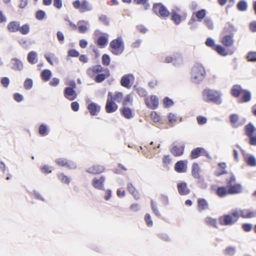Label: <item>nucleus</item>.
<instances>
[{
	"mask_svg": "<svg viewBox=\"0 0 256 256\" xmlns=\"http://www.w3.org/2000/svg\"><path fill=\"white\" fill-rule=\"evenodd\" d=\"M205 222L208 225L212 226L215 228H218L217 225V220L210 216H207L205 218Z\"/></svg>",
	"mask_w": 256,
	"mask_h": 256,
	"instance_id": "obj_46",
	"label": "nucleus"
},
{
	"mask_svg": "<svg viewBox=\"0 0 256 256\" xmlns=\"http://www.w3.org/2000/svg\"><path fill=\"white\" fill-rule=\"evenodd\" d=\"M124 42L121 36L112 40L110 43L109 50L115 56L121 55L124 50Z\"/></svg>",
	"mask_w": 256,
	"mask_h": 256,
	"instance_id": "obj_4",
	"label": "nucleus"
},
{
	"mask_svg": "<svg viewBox=\"0 0 256 256\" xmlns=\"http://www.w3.org/2000/svg\"><path fill=\"white\" fill-rule=\"evenodd\" d=\"M133 88L140 97H144L148 94L145 89L140 87H138L136 85H134Z\"/></svg>",
	"mask_w": 256,
	"mask_h": 256,
	"instance_id": "obj_49",
	"label": "nucleus"
},
{
	"mask_svg": "<svg viewBox=\"0 0 256 256\" xmlns=\"http://www.w3.org/2000/svg\"><path fill=\"white\" fill-rule=\"evenodd\" d=\"M50 132L49 126L44 123L40 124L38 128V133L41 136H46Z\"/></svg>",
	"mask_w": 256,
	"mask_h": 256,
	"instance_id": "obj_27",
	"label": "nucleus"
},
{
	"mask_svg": "<svg viewBox=\"0 0 256 256\" xmlns=\"http://www.w3.org/2000/svg\"><path fill=\"white\" fill-rule=\"evenodd\" d=\"M30 30V25L28 24H25L22 26H20L18 32L22 34L26 35L29 33Z\"/></svg>",
	"mask_w": 256,
	"mask_h": 256,
	"instance_id": "obj_53",
	"label": "nucleus"
},
{
	"mask_svg": "<svg viewBox=\"0 0 256 256\" xmlns=\"http://www.w3.org/2000/svg\"><path fill=\"white\" fill-rule=\"evenodd\" d=\"M218 220L222 226H232L236 222V220L233 217L231 212L230 214H224L220 216Z\"/></svg>",
	"mask_w": 256,
	"mask_h": 256,
	"instance_id": "obj_11",
	"label": "nucleus"
},
{
	"mask_svg": "<svg viewBox=\"0 0 256 256\" xmlns=\"http://www.w3.org/2000/svg\"><path fill=\"white\" fill-rule=\"evenodd\" d=\"M230 212L233 216V217L236 220V222L238 221L240 217H242L244 218H246V214H244V210L241 209L238 210L237 208H235L232 210Z\"/></svg>",
	"mask_w": 256,
	"mask_h": 256,
	"instance_id": "obj_33",
	"label": "nucleus"
},
{
	"mask_svg": "<svg viewBox=\"0 0 256 256\" xmlns=\"http://www.w3.org/2000/svg\"><path fill=\"white\" fill-rule=\"evenodd\" d=\"M236 8L240 12H245L248 8V4L246 0H240L236 4Z\"/></svg>",
	"mask_w": 256,
	"mask_h": 256,
	"instance_id": "obj_38",
	"label": "nucleus"
},
{
	"mask_svg": "<svg viewBox=\"0 0 256 256\" xmlns=\"http://www.w3.org/2000/svg\"><path fill=\"white\" fill-rule=\"evenodd\" d=\"M8 66L12 70L15 71H21L24 68L22 62L21 60L16 58H11Z\"/></svg>",
	"mask_w": 256,
	"mask_h": 256,
	"instance_id": "obj_16",
	"label": "nucleus"
},
{
	"mask_svg": "<svg viewBox=\"0 0 256 256\" xmlns=\"http://www.w3.org/2000/svg\"><path fill=\"white\" fill-rule=\"evenodd\" d=\"M227 26H226L224 29V31L225 32H226V30H230L231 32H232L233 35L234 34V33L237 32L238 29L236 28L234 24L230 22H226Z\"/></svg>",
	"mask_w": 256,
	"mask_h": 256,
	"instance_id": "obj_55",
	"label": "nucleus"
},
{
	"mask_svg": "<svg viewBox=\"0 0 256 256\" xmlns=\"http://www.w3.org/2000/svg\"><path fill=\"white\" fill-rule=\"evenodd\" d=\"M247 60L250 62H256V52L250 51L246 55Z\"/></svg>",
	"mask_w": 256,
	"mask_h": 256,
	"instance_id": "obj_57",
	"label": "nucleus"
},
{
	"mask_svg": "<svg viewBox=\"0 0 256 256\" xmlns=\"http://www.w3.org/2000/svg\"><path fill=\"white\" fill-rule=\"evenodd\" d=\"M57 176L58 179L62 182L66 184L70 183V179L63 172L58 174Z\"/></svg>",
	"mask_w": 256,
	"mask_h": 256,
	"instance_id": "obj_43",
	"label": "nucleus"
},
{
	"mask_svg": "<svg viewBox=\"0 0 256 256\" xmlns=\"http://www.w3.org/2000/svg\"><path fill=\"white\" fill-rule=\"evenodd\" d=\"M86 108L92 116H97L101 110L100 106L92 101L88 103Z\"/></svg>",
	"mask_w": 256,
	"mask_h": 256,
	"instance_id": "obj_14",
	"label": "nucleus"
},
{
	"mask_svg": "<svg viewBox=\"0 0 256 256\" xmlns=\"http://www.w3.org/2000/svg\"><path fill=\"white\" fill-rule=\"evenodd\" d=\"M68 160L66 158H60L55 160V162L58 166L62 167H66Z\"/></svg>",
	"mask_w": 256,
	"mask_h": 256,
	"instance_id": "obj_63",
	"label": "nucleus"
},
{
	"mask_svg": "<svg viewBox=\"0 0 256 256\" xmlns=\"http://www.w3.org/2000/svg\"><path fill=\"white\" fill-rule=\"evenodd\" d=\"M118 109V105L114 102V100H111L108 97L105 106L106 112L108 114L113 113L116 112Z\"/></svg>",
	"mask_w": 256,
	"mask_h": 256,
	"instance_id": "obj_18",
	"label": "nucleus"
},
{
	"mask_svg": "<svg viewBox=\"0 0 256 256\" xmlns=\"http://www.w3.org/2000/svg\"><path fill=\"white\" fill-rule=\"evenodd\" d=\"M226 32L228 34L223 36L222 39V42L225 46L230 47L232 46L234 43V35H233L232 32L230 30H227Z\"/></svg>",
	"mask_w": 256,
	"mask_h": 256,
	"instance_id": "obj_21",
	"label": "nucleus"
},
{
	"mask_svg": "<svg viewBox=\"0 0 256 256\" xmlns=\"http://www.w3.org/2000/svg\"><path fill=\"white\" fill-rule=\"evenodd\" d=\"M93 169L94 170V174H98L103 172L105 170V168L101 165H94Z\"/></svg>",
	"mask_w": 256,
	"mask_h": 256,
	"instance_id": "obj_64",
	"label": "nucleus"
},
{
	"mask_svg": "<svg viewBox=\"0 0 256 256\" xmlns=\"http://www.w3.org/2000/svg\"><path fill=\"white\" fill-rule=\"evenodd\" d=\"M121 115L125 118L130 120L134 116V114L132 108L127 106H122L120 109Z\"/></svg>",
	"mask_w": 256,
	"mask_h": 256,
	"instance_id": "obj_22",
	"label": "nucleus"
},
{
	"mask_svg": "<svg viewBox=\"0 0 256 256\" xmlns=\"http://www.w3.org/2000/svg\"><path fill=\"white\" fill-rule=\"evenodd\" d=\"M243 90L244 89L242 88L241 86L238 84H235L231 88V94L234 98H239Z\"/></svg>",
	"mask_w": 256,
	"mask_h": 256,
	"instance_id": "obj_30",
	"label": "nucleus"
},
{
	"mask_svg": "<svg viewBox=\"0 0 256 256\" xmlns=\"http://www.w3.org/2000/svg\"><path fill=\"white\" fill-rule=\"evenodd\" d=\"M96 37L94 43L100 48H105L108 43V34L106 32H102L100 30H96L94 32Z\"/></svg>",
	"mask_w": 256,
	"mask_h": 256,
	"instance_id": "obj_8",
	"label": "nucleus"
},
{
	"mask_svg": "<svg viewBox=\"0 0 256 256\" xmlns=\"http://www.w3.org/2000/svg\"><path fill=\"white\" fill-rule=\"evenodd\" d=\"M80 56V52L74 48L69 49L68 51L66 60H68V57L77 58Z\"/></svg>",
	"mask_w": 256,
	"mask_h": 256,
	"instance_id": "obj_51",
	"label": "nucleus"
},
{
	"mask_svg": "<svg viewBox=\"0 0 256 256\" xmlns=\"http://www.w3.org/2000/svg\"><path fill=\"white\" fill-rule=\"evenodd\" d=\"M163 106L164 108H169L174 104V102L172 99L168 96H165L162 100Z\"/></svg>",
	"mask_w": 256,
	"mask_h": 256,
	"instance_id": "obj_44",
	"label": "nucleus"
},
{
	"mask_svg": "<svg viewBox=\"0 0 256 256\" xmlns=\"http://www.w3.org/2000/svg\"><path fill=\"white\" fill-rule=\"evenodd\" d=\"M27 60L29 63L34 64L38 61V54L35 51L30 52L27 56Z\"/></svg>",
	"mask_w": 256,
	"mask_h": 256,
	"instance_id": "obj_36",
	"label": "nucleus"
},
{
	"mask_svg": "<svg viewBox=\"0 0 256 256\" xmlns=\"http://www.w3.org/2000/svg\"><path fill=\"white\" fill-rule=\"evenodd\" d=\"M198 208L200 210L208 209V203L204 198L198 199Z\"/></svg>",
	"mask_w": 256,
	"mask_h": 256,
	"instance_id": "obj_37",
	"label": "nucleus"
},
{
	"mask_svg": "<svg viewBox=\"0 0 256 256\" xmlns=\"http://www.w3.org/2000/svg\"><path fill=\"white\" fill-rule=\"evenodd\" d=\"M243 93L239 97L238 101L240 103H245L250 102L252 99L251 92L246 89H244Z\"/></svg>",
	"mask_w": 256,
	"mask_h": 256,
	"instance_id": "obj_25",
	"label": "nucleus"
},
{
	"mask_svg": "<svg viewBox=\"0 0 256 256\" xmlns=\"http://www.w3.org/2000/svg\"><path fill=\"white\" fill-rule=\"evenodd\" d=\"M230 178H227L226 180V186L227 188H228L230 186H232L234 182L236 180V176L232 172H230Z\"/></svg>",
	"mask_w": 256,
	"mask_h": 256,
	"instance_id": "obj_60",
	"label": "nucleus"
},
{
	"mask_svg": "<svg viewBox=\"0 0 256 256\" xmlns=\"http://www.w3.org/2000/svg\"><path fill=\"white\" fill-rule=\"evenodd\" d=\"M206 74L204 66L200 63L194 64L192 68L191 78L193 83L199 84L204 78Z\"/></svg>",
	"mask_w": 256,
	"mask_h": 256,
	"instance_id": "obj_3",
	"label": "nucleus"
},
{
	"mask_svg": "<svg viewBox=\"0 0 256 256\" xmlns=\"http://www.w3.org/2000/svg\"><path fill=\"white\" fill-rule=\"evenodd\" d=\"M218 166L221 168L220 170H216L214 174L216 176H220L223 174H227L228 172L226 170V164L225 162H220L218 164Z\"/></svg>",
	"mask_w": 256,
	"mask_h": 256,
	"instance_id": "obj_34",
	"label": "nucleus"
},
{
	"mask_svg": "<svg viewBox=\"0 0 256 256\" xmlns=\"http://www.w3.org/2000/svg\"><path fill=\"white\" fill-rule=\"evenodd\" d=\"M20 28V23L18 21H12L7 26V29L10 32H18Z\"/></svg>",
	"mask_w": 256,
	"mask_h": 256,
	"instance_id": "obj_29",
	"label": "nucleus"
},
{
	"mask_svg": "<svg viewBox=\"0 0 256 256\" xmlns=\"http://www.w3.org/2000/svg\"><path fill=\"white\" fill-rule=\"evenodd\" d=\"M73 6L76 10H78L81 13L90 11L92 10V6L89 4L87 0H82L80 2V0H75L72 2Z\"/></svg>",
	"mask_w": 256,
	"mask_h": 256,
	"instance_id": "obj_9",
	"label": "nucleus"
},
{
	"mask_svg": "<svg viewBox=\"0 0 256 256\" xmlns=\"http://www.w3.org/2000/svg\"><path fill=\"white\" fill-rule=\"evenodd\" d=\"M236 253V248L234 246H229L226 248L224 250L225 255L232 256Z\"/></svg>",
	"mask_w": 256,
	"mask_h": 256,
	"instance_id": "obj_62",
	"label": "nucleus"
},
{
	"mask_svg": "<svg viewBox=\"0 0 256 256\" xmlns=\"http://www.w3.org/2000/svg\"><path fill=\"white\" fill-rule=\"evenodd\" d=\"M230 194H240L242 191V186L240 184L236 183L228 188Z\"/></svg>",
	"mask_w": 256,
	"mask_h": 256,
	"instance_id": "obj_28",
	"label": "nucleus"
},
{
	"mask_svg": "<svg viewBox=\"0 0 256 256\" xmlns=\"http://www.w3.org/2000/svg\"><path fill=\"white\" fill-rule=\"evenodd\" d=\"M206 10L205 9L202 8L198 10L196 15L197 18V20L198 22H202L203 20L206 18Z\"/></svg>",
	"mask_w": 256,
	"mask_h": 256,
	"instance_id": "obj_42",
	"label": "nucleus"
},
{
	"mask_svg": "<svg viewBox=\"0 0 256 256\" xmlns=\"http://www.w3.org/2000/svg\"><path fill=\"white\" fill-rule=\"evenodd\" d=\"M152 10L154 14L162 19H166L170 15V11L162 2L154 3Z\"/></svg>",
	"mask_w": 256,
	"mask_h": 256,
	"instance_id": "obj_7",
	"label": "nucleus"
},
{
	"mask_svg": "<svg viewBox=\"0 0 256 256\" xmlns=\"http://www.w3.org/2000/svg\"><path fill=\"white\" fill-rule=\"evenodd\" d=\"M52 71L49 69L43 70L40 74L41 79L45 82H48L52 77Z\"/></svg>",
	"mask_w": 256,
	"mask_h": 256,
	"instance_id": "obj_32",
	"label": "nucleus"
},
{
	"mask_svg": "<svg viewBox=\"0 0 256 256\" xmlns=\"http://www.w3.org/2000/svg\"><path fill=\"white\" fill-rule=\"evenodd\" d=\"M200 169L197 162H194L192 167V175L194 178H199L200 176Z\"/></svg>",
	"mask_w": 256,
	"mask_h": 256,
	"instance_id": "obj_35",
	"label": "nucleus"
},
{
	"mask_svg": "<svg viewBox=\"0 0 256 256\" xmlns=\"http://www.w3.org/2000/svg\"><path fill=\"white\" fill-rule=\"evenodd\" d=\"M196 179L198 180L197 184L199 188L202 190H205L208 188V184L205 182L204 178L200 176L199 178Z\"/></svg>",
	"mask_w": 256,
	"mask_h": 256,
	"instance_id": "obj_52",
	"label": "nucleus"
},
{
	"mask_svg": "<svg viewBox=\"0 0 256 256\" xmlns=\"http://www.w3.org/2000/svg\"><path fill=\"white\" fill-rule=\"evenodd\" d=\"M244 134L248 138V143L256 146V128L252 122H249L244 127Z\"/></svg>",
	"mask_w": 256,
	"mask_h": 256,
	"instance_id": "obj_6",
	"label": "nucleus"
},
{
	"mask_svg": "<svg viewBox=\"0 0 256 256\" xmlns=\"http://www.w3.org/2000/svg\"><path fill=\"white\" fill-rule=\"evenodd\" d=\"M110 58L107 54H103L102 56V62L103 66H108L110 64Z\"/></svg>",
	"mask_w": 256,
	"mask_h": 256,
	"instance_id": "obj_54",
	"label": "nucleus"
},
{
	"mask_svg": "<svg viewBox=\"0 0 256 256\" xmlns=\"http://www.w3.org/2000/svg\"><path fill=\"white\" fill-rule=\"evenodd\" d=\"M150 207L152 208V210L153 213L157 216L160 217L161 216V214L160 212L157 203L154 201L153 200H150Z\"/></svg>",
	"mask_w": 256,
	"mask_h": 256,
	"instance_id": "obj_47",
	"label": "nucleus"
},
{
	"mask_svg": "<svg viewBox=\"0 0 256 256\" xmlns=\"http://www.w3.org/2000/svg\"><path fill=\"white\" fill-rule=\"evenodd\" d=\"M244 160L250 166H256V158L252 154H247L244 158Z\"/></svg>",
	"mask_w": 256,
	"mask_h": 256,
	"instance_id": "obj_31",
	"label": "nucleus"
},
{
	"mask_svg": "<svg viewBox=\"0 0 256 256\" xmlns=\"http://www.w3.org/2000/svg\"><path fill=\"white\" fill-rule=\"evenodd\" d=\"M111 96L110 98L111 100H114V102L116 101L118 102H120L123 98V94L120 92H116L114 95H112V93L111 92H108V97Z\"/></svg>",
	"mask_w": 256,
	"mask_h": 256,
	"instance_id": "obj_40",
	"label": "nucleus"
},
{
	"mask_svg": "<svg viewBox=\"0 0 256 256\" xmlns=\"http://www.w3.org/2000/svg\"><path fill=\"white\" fill-rule=\"evenodd\" d=\"M204 22L209 30H214V22L210 18L206 17L204 20Z\"/></svg>",
	"mask_w": 256,
	"mask_h": 256,
	"instance_id": "obj_59",
	"label": "nucleus"
},
{
	"mask_svg": "<svg viewBox=\"0 0 256 256\" xmlns=\"http://www.w3.org/2000/svg\"><path fill=\"white\" fill-rule=\"evenodd\" d=\"M86 74L96 83L102 82L110 75V70L107 68H103L100 64H96L88 68Z\"/></svg>",
	"mask_w": 256,
	"mask_h": 256,
	"instance_id": "obj_1",
	"label": "nucleus"
},
{
	"mask_svg": "<svg viewBox=\"0 0 256 256\" xmlns=\"http://www.w3.org/2000/svg\"><path fill=\"white\" fill-rule=\"evenodd\" d=\"M226 188V186H211V189L212 190H214L216 194L220 198H224L230 194L228 188L227 189Z\"/></svg>",
	"mask_w": 256,
	"mask_h": 256,
	"instance_id": "obj_12",
	"label": "nucleus"
},
{
	"mask_svg": "<svg viewBox=\"0 0 256 256\" xmlns=\"http://www.w3.org/2000/svg\"><path fill=\"white\" fill-rule=\"evenodd\" d=\"M89 24L88 21L85 20H80L77 23V29L80 34H85L88 31V25Z\"/></svg>",
	"mask_w": 256,
	"mask_h": 256,
	"instance_id": "obj_24",
	"label": "nucleus"
},
{
	"mask_svg": "<svg viewBox=\"0 0 256 256\" xmlns=\"http://www.w3.org/2000/svg\"><path fill=\"white\" fill-rule=\"evenodd\" d=\"M133 2L137 5L142 6L145 10H148L150 8L148 0H133Z\"/></svg>",
	"mask_w": 256,
	"mask_h": 256,
	"instance_id": "obj_41",
	"label": "nucleus"
},
{
	"mask_svg": "<svg viewBox=\"0 0 256 256\" xmlns=\"http://www.w3.org/2000/svg\"><path fill=\"white\" fill-rule=\"evenodd\" d=\"M46 17L45 11L42 10H38L35 13V18L38 20H42Z\"/></svg>",
	"mask_w": 256,
	"mask_h": 256,
	"instance_id": "obj_50",
	"label": "nucleus"
},
{
	"mask_svg": "<svg viewBox=\"0 0 256 256\" xmlns=\"http://www.w3.org/2000/svg\"><path fill=\"white\" fill-rule=\"evenodd\" d=\"M200 156H204L208 159H212L209 152L202 147H197L194 148L190 152V157L191 159H196Z\"/></svg>",
	"mask_w": 256,
	"mask_h": 256,
	"instance_id": "obj_10",
	"label": "nucleus"
},
{
	"mask_svg": "<svg viewBox=\"0 0 256 256\" xmlns=\"http://www.w3.org/2000/svg\"><path fill=\"white\" fill-rule=\"evenodd\" d=\"M182 56L181 54H178L174 56L172 64L175 66H179L182 63Z\"/></svg>",
	"mask_w": 256,
	"mask_h": 256,
	"instance_id": "obj_45",
	"label": "nucleus"
},
{
	"mask_svg": "<svg viewBox=\"0 0 256 256\" xmlns=\"http://www.w3.org/2000/svg\"><path fill=\"white\" fill-rule=\"evenodd\" d=\"M67 86L64 90V96L66 98L70 101H73L78 96L76 90V84L74 80H70L66 82Z\"/></svg>",
	"mask_w": 256,
	"mask_h": 256,
	"instance_id": "obj_5",
	"label": "nucleus"
},
{
	"mask_svg": "<svg viewBox=\"0 0 256 256\" xmlns=\"http://www.w3.org/2000/svg\"><path fill=\"white\" fill-rule=\"evenodd\" d=\"M33 86V80L31 78H26L24 82V87L26 90H30Z\"/></svg>",
	"mask_w": 256,
	"mask_h": 256,
	"instance_id": "obj_56",
	"label": "nucleus"
},
{
	"mask_svg": "<svg viewBox=\"0 0 256 256\" xmlns=\"http://www.w3.org/2000/svg\"><path fill=\"white\" fill-rule=\"evenodd\" d=\"M188 160H180L174 164V169L175 171L178 173H184L187 171Z\"/></svg>",
	"mask_w": 256,
	"mask_h": 256,
	"instance_id": "obj_19",
	"label": "nucleus"
},
{
	"mask_svg": "<svg viewBox=\"0 0 256 256\" xmlns=\"http://www.w3.org/2000/svg\"><path fill=\"white\" fill-rule=\"evenodd\" d=\"M177 189L180 196H186L190 192L187 183L184 181H181L177 184Z\"/></svg>",
	"mask_w": 256,
	"mask_h": 256,
	"instance_id": "obj_20",
	"label": "nucleus"
},
{
	"mask_svg": "<svg viewBox=\"0 0 256 256\" xmlns=\"http://www.w3.org/2000/svg\"><path fill=\"white\" fill-rule=\"evenodd\" d=\"M213 50L216 52L218 54L223 56H226L228 54L226 48L220 44H217L215 48H213Z\"/></svg>",
	"mask_w": 256,
	"mask_h": 256,
	"instance_id": "obj_39",
	"label": "nucleus"
},
{
	"mask_svg": "<svg viewBox=\"0 0 256 256\" xmlns=\"http://www.w3.org/2000/svg\"><path fill=\"white\" fill-rule=\"evenodd\" d=\"M134 80V75L132 74H124L121 78L120 83L122 86L127 88H130L132 87V84H131V79Z\"/></svg>",
	"mask_w": 256,
	"mask_h": 256,
	"instance_id": "obj_17",
	"label": "nucleus"
},
{
	"mask_svg": "<svg viewBox=\"0 0 256 256\" xmlns=\"http://www.w3.org/2000/svg\"><path fill=\"white\" fill-rule=\"evenodd\" d=\"M150 100L152 104H150L148 100L145 101L146 106L152 110L157 108L159 104L158 97L156 96L152 95L150 96Z\"/></svg>",
	"mask_w": 256,
	"mask_h": 256,
	"instance_id": "obj_23",
	"label": "nucleus"
},
{
	"mask_svg": "<svg viewBox=\"0 0 256 256\" xmlns=\"http://www.w3.org/2000/svg\"><path fill=\"white\" fill-rule=\"evenodd\" d=\"M185 146L184 145H182L180 147L176 145L172 146L170 149L171 153L174 156H182L184 153Z\"/></svg>",
	"mask_w": 256,
	"mask_h": 256,
	"instance_id": "obj_26",
	"label": "nucleus"
},
{
	"mask_svg": "<svg viewBox=\"0 0 256 256\" xmlns=\"http://www.w3.org/2000/svg\"><path fill=\"white\" fill-rule=\"evenodd\" d=\"M150 116L154 122L163 124L162 118L156 112L152 111L150 113Z\"/></svg>",
	"mask_w": 256,
	"mask_h": 256,
	"instance_id": "obj_48",
	"label": "nucleus"
},
{
	"mask_svg": "<svg viewBox=\"0 0 256 256\" xmlns=\"http://www.w3.org/2000/svg\"><path fill=\"white\" fill-rule=\"evenodd\" d=\"M204 44L207 46L212 48V50L217 44H216L214 40L210 37H208L206 39Z\"/></svg>",
	"mask_w": 256,
	"mask_h": 256,
	"instance_id": "obj_61",
	"label": "nucleus"
},
{
	"mask_svg": "<svg viewBox=\"0 0 256 256\" xmlns=\"http://www.w3.org/2000/svg\"><path fill=\"white\" fill-rule=\"evenodd\" d=\"M106 180V178L104 176H102L99 178L94 177L92 180V184L94 188L101 190H105L104 184Z\"/></svg>",
	"mask_w": 256,
	"mask_h": 256,
	"instance_id": "obj_15",
	"label": "nucleus"
},
{
	"mask_svg": "<svg viewBox=\"0 0 256 256\" xmlns=\"http://www.w3.org/2000/svg\"><path fill=\"white\" fill-rule=\"evenodd\" d=\"M180 11V8L176 6L170 12V19L176 25L180 24L182 21V16L178 14Z\"/></svg>",
	"mask_w": 256,
	"mask_h": 256,
	"instance_id": "obj_13",
	"label": "nucleus"
},
{
	"mask_svg": "<svg viewBox=\"0 0 256 256\" xmlns=\"http://www.w3.org/2000/svg\"><path fill=\"white\" fill-rule=\"evenodd\" d=\"M52 167L48 164H44V166H40V169L42 172L44 174H48L52 172V170L51 169Z\"/></svg>",
	"mask_w": 256,
	"mask_h": 256,
	"instance_id": "obj_58",
	"label": "nucleus"
},
{
	"mask_svg": "<svg viewBox=\"0 0 256 256\" xmlns=\"http://www.w3.org/2000/svg\"><path fill=\"white\" fill-rule=\"evenodd\" d=\"M202 100L206 102H212L220 104L222 102V94L220 91L206 88L202 92Z\"/></svg>",
	"mask_w": 256,
	"mask_h": 256,
	"instance_id": "obj_2",
	"label": "nucleus"
}]
</instances>
